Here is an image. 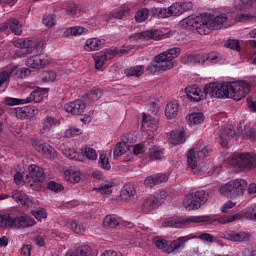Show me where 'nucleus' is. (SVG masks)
Listing matches in <instances>:
<instances>
[{"mask_svg":"<svg viewBox=\"0 0 256 256\" xmlns=\"http://www.w3.org/2000/svg\"><path fill=\"white\" fill-rule=\"evenodd\" d=\"M64 109L66 113H70V115H83L85 109H87V104L84 100L78 99L65 104Z\"/></svg>","mask_w":256,"mask_h":256,"instance_id":"nucleus-15","label":"nucleus"},{"mask_svg":"<svg viewBox=\"0 0 256 256\" xmlns=\"http://www.w3.org/2000/svg\"><path fill=\"white\" fill-rule=\"evenodd\" d=\"M227 163L240 171L255 169L256 155L249 152L234 153L227 159Z\"/></svg>","mask_w":256,"mask_h":256,"instance_id":"nucleus-6","label":"nucleus"},{"mask_svg":"<svg viewBox=\"0 0 256 256\" xmlns=\"http://www.w3.org/2000/svg\"><path fill=\"white\" fill-rule=\"evenodd\" d=\"M179 114V104L177 101L169 102L165 107V115L167 119H173Z\"/></svg>","mask_w":256,"mask_h":256,"instance_id":"nucleus-29","label":"nucleus"},{"mask_svg":"<svg viewBox=\"0 0 256 256\" xmlns=\"http://www.w3.org/2000/svg\"><path fill=\"white\" fill-rule=\"evenodd\" d=\"M69 229L74 231V233H77L78 235H83L85 233V227H83L81 224L72 221L68 224Z\"/></svg>","mask_w":256,"mask_h":256,"instance_id":"nucleus-53","label":"nucleus"},{"mask_svg":"<svg viewBox=\"0 0 256 256\" xmlns=\"http://www.w3.org/2000/svg\"><path fill=\"white\" fill-rule=\"evenodd\" d=\"M171 17H179L183 15V7H181V3H174L170 7Z\"/></svg>","mask_w":256,"mask_h":256,"instance_id":"nucleus-52","label":"nucleus"},{"mask_svg":"<svg viewBox=\"0 0 256 256\" xmlns=\"http://www.w3.org/2000/svg\"><path fill=\"white\" fill-rule=\"evenodd\" d=\"M62 154L64 155V157H67L68 159H74L75 161H83V159L81 158V153L75 151L74 149H64L62 150Z\"/></svg>","mask_w":256,"mask_h":256,"instance_id":"nucleus-43","label":"nucleus"},{"mask_svg":"<svg viewBox=\"0 0 256 256\" xmlns=\"http://www.w3.org/2000/svg\"><path fill=\"white\" fill-rule=\"evenodd\" d=\"M31 245H24L22 248H21V251H20V255L21 256H31Z\"/></svg>","mask_w":256,"mask_h":256,"instance_id":"nucleus-64","label":"nucleus"},{"mask_svg":"<svg viewBox=\"0 0 256 256\" xmlns=\"http://www.w3.org/2000/svg\"><path fill=\"white\" fill-rule=\"evenodd\" d=\"M237 133L233 128H222V134L220 135V145L221 147H227L229 145L230 139H234Z\"/></svg>","mask_w":256,"mask_h":256,"instance_id":"nucleus-24","label":"nucleus"},{"mask_svg":"<svg viewBox=\"0 0 256 256\" xmlns=\"http://www.w3.org/2000/svg\"><path fill=\"white\" fill-rule=\"evenodd\" d=\"M64 175L66 181H70V183H79L81 181V172L78 170H66Z\"/></svg>","mask_w":256,"mask_h":256,"instance_id":"nucleus-34","label":"nucleus"},{"mask_svg":"<svg viewBox=\"0 0 256 256\" xmlns=\"http://www.w3.org/2000/svg\"><path fill=\"white\" fill-rule=\"evenodd\" d=\"M163 155H165V149L161 146H153L148 151V157L151 161H159V159H163Z\"/></svg>","mask_w":256,"mask_h":256,"instance_id":"nucleus-31","label":"nucleus"},{"mask_svg":"<svg viewBox=\"0 0 256 256\" xmlns=\"http://www.w3.org/2000/svg\"><path fill=\"white\" fill-rule=\"evenodd\" d=\"M5 105H8L9 107H13V105H25L26 100L25 98L19 99V98H13V97H6L4 99Z\"/></svg>","mask_w":256,"mask_h":256,"instance_id":"nucleus-48","label":"nucleus"},{"mask_svg":"<svg viewBox=\"0 0 256 256\" xmlns=\"http://www.w3.org/2000/svg\"><path fill=\"white\" fill-rule=\"evenodd\" d=\"M81 158L85 157L88 161H97V150L91 148V146H84L81 148Z\"/></svg>","mask_w":256,"mask_h":256,"instance_id":"nucleus-32","label":"nucleus"},{"mask_svg":"<svg viewBox=\"0 0 256 256\" xmlns=\"http://www.w3.org/2000/svg\"><path fill=\"white\" fill-rule=\"evenodd\" d=\"M147 19H149V9L143 8L142 10L136 12V23H143L144 21H147Z\"/></svg>","mask_w":256,"mask_h":256,"instance_id":"nucleus-46","label":"nucleus"},{"mask_svg":"<svg viewBox=\"0 0 256 256\" xmlns=\"http://www.w3.org/2000/svg\"><path fill=\"white\" fill-rule=\"evenodd\" d=\"M246 187L247 181L243 179H236L220 187L219 191L224 197H228V199H235V197H239V195H243V193H245Z\"/></svg>","mask_w":256,"mask_h":256,"instance_id":"nucleus-7","label":"nucleus"},{"mask_svg":"<svg viewBox=\"0 0 256 256\" xmlns=\"http://www.w3.org/2000/svg\"><path fill=\"white\" fill-rule=\"evenodd\" d=\"M105 46V39L90 38L86 40L85 51H99Z\"/></svg>","mask_w":256,"mask_h":256,"instance_id":"nucleus-23","label":"nucleus"},{"mask_svg":"<svg viewBox=\"0 0 256 256\" xmlns=\"http://www.w3.org/2000/svg\"><path fill=\"white\" fill-rule=\"evenodd\" d=\"M181 61L184 65H201V63H219V57L217 55H209L207 58H204L199 54H190L183 56Z\"/></svg>","mask_w":256,"mask_h":256,"instance_id":"nucleus-11","label":"nucleus"},{"mask_svg":"<svg viewBox=\"0 0 256 256\" xmlns=\"http://www.w3.org/2000/svg\"><path fill=\"white\" fill-rule=\"evenodd\" d=\"M115 183L113 182H106L102 184L99 188H96V191L98 193H101L102 195H110L111 188L114 187Z\"/></svg>","mask_w":256,"mask_h":256,"instance_id":"nucleus-50","label":"nucleus"},{"mask_svg":"<svg viewBox=\"0 0 256 256\" xmlns=\"http://www.w3.org/2000/svg\"><path fill=\"white\" fill-rule=\"evenodd\" d=\"M213 148L210 145L205 146L202 150L196 151L198 159H203L204 157H209Z\"/></svg>","mask_w":256,"mask_h":256,"instance_id":"nucleus-56","label":"nucleus"},{"mask_svg":"<svg viewBox=\"0 0 256 256\" xmlns=\"http://www.w3.org/2000/svg\"><path fill=\"white\" fill-rule=\"evenodd\" d=\"M225 47L233 49L234 51H241V44L239 40H228L227 43H225Z\"/></svg>","mask_w":256,"mask_h":256,"instance_id":"nucleus-59","label":"nucleus"},{"mask_svg":"<svg viewBox=\"0 0 256 256\" xmlns=\"http://www.w3.org/2000/svg\"><path fill=\"white\" fill-rule=\"evenodd\" d=\"M166 181H169V176L167 174L158 173L148 176L144 181V185L145 187H155V185L166 183Z\"/></svg>","mask_w":256,"mask_h":256,"instance_id":"nucleus-20","label":"nucleus"},{"mask_svg":"<svg viewBox=\"0 0 256 256\" xmlns=\"http://www.w3.org/2000/svg\"><path fill=\"white\" fill-rule=\"evenodd\" d=\"M83 133V130L79 128H70L67 129L64 133V137H67L68 139H71V137H75L77 135H81Z\"/></svg>","mask_w":256,"mask_h":256,"instance_id":"nucleus-58","label":"nucleus"},{"mask_svg":"<svg viewBox=\"0 0 256 256\" xmlns=\"http://www.w3.org/2000/svg\"><path fill=\"white\" fill-rule=\"evenodd\" d=\"M173 69L171 65H150L147 67V71L152 73V75H159L161 73H165V71Z\"/></svg>","mask_w":256,"mask_h":256,"instance_id":"nucleus-36","label":"nucleus"},{"mask_svg":"<svg viewBox=\"0 0 256 256\" xmlns=\"http://www.w3.org/2000/svg\"><path fill=\"white\" fill-rule=\"evenodd\" d=\"M5 83H9V73L2 71L0 72V87Z\"/></svg>","mask_w":256,"mask_h":256,"instance_id":"nucleus-63","label":"nucleus"},{"mask_svg":"<svg viewBox=\"0 0 256 256\" xmlns=\"http://www.w3.org/2000/svg\"><path fill=\"white\" fill-rule=\"evenodd\" d=\"M99 165L102 167V169H105L106 171H109V169H111V163H109V158H107V155L100 154Z\"/></svg>","mask_w":256,"mask_h":256,"instance_id":"nucleus-54","label":"nucleus"},{"mask_svg":"<svg viewBox=\"0 0 256 256\" xmlns=\"http://www.w3.org/2000/svg\"><path fill=\"white\" fill-rule=\"evenodd\" d=\"M200 239L201 241H206V243H213V235L209 233H202L199 236H195L193 234H189L187 236H181L176 240L172 241L164 250V253H173V251H177V249H183L185 247V243L191 241V239Z\"/></svg>","mask_w":256,"mask_h":256,"instance_id":"nucleus-8","label":"nucleus"},{"mask_svg":"<svg viewBox=\"0 0 256 256\" xmlns=\"http://www.w3.org/2000/svg\"><path fill=\"white\" fill-rule=\"evenodd\" d=\"M155 15H157L158 19H167L171 17V10L170 8H155L154 9Z\"/></svg>","mask_w":256,"mask_h":256,"instance_id":"nucleus-47","label":"nucleus"},{"mask_svg":"<svg viewBox=\"0 0 256 256\" xmlns=\"http://www.w3.org/2000/svg\"><path fill=\"white\" fill-rule=\"evenodd\" d=\"M117 55H129V50L109 48L101 51L94 56L95 65H105V62L109 61V59H113V57H117Z\"/></svg>","mask_w":256,"mask_h":256,"instance_id":"nucleus-10","label":"nucleus"},{"mask_svg":"<svg viewBox=\"0 0 256 256\" xmlns=\"http://www.w3.org/2000/svg\"><path fill=\"white\" fill-rule=\"evenodd\" d=\"M222 239L233 241L234 243H247L251 236L248 232H237L235 230H227L221 234Z\"/></svg>","mask_w":256,"mask_h":256,"instance_id":"nucleus-13","label":"nucleus"},{"mask_svg":"<svg viewBox=\"0 0 256 256\" xmlns=\"http://www.w3.org/2000/svg\"><path fill=\"white\" fill-rule=\"evenodd\" d=\"M10 31H12L14 35H21V33H23V25H21L17 19H10Z\"/></svg>","mask_w":256,"mask_h":256,"instance_id":"nucleus-44","label":"nucleus"},{"mask_svg":"<svg viewBox=\"0 0 256 256\" xmlns=\"http://www.w3.org/2000/svg\"><path fill=\"white\" fill-rule=\"evenodd\" d=\"M151 119H153V116L147 114V113H143L142 114V127L146 130V131H150L151 128Z\"/></svg>","mask_w":256,"mask_h":256,"instance_id":"nucleus-55","label":"nucleus"},{"mask_svg":"<svg viewBox=\"0 0 256 256\" xmlns=\"http://www.w3.org/2000/svg\"><path fill=\"white\" fill-rule=\"evenodd\" d=\"M159 205H161L159 197L150 195L146 200H144L142 204V212L151 213V211H155V209H158Z\"/></svg>","mask_w":256,"mask_h":256,"instance_id":"nucleus-18","label":"nucleus"},{"mask_svg":"<svg viewBox=\"0 0 256 256\" xmlns=\"http://www.w3.org/2000/svg\"><path fill=\"white\" fill-rule=\"evenodd\" d=\"M125 153H127V144H125V142L117 143L113 152L114 159L121 157V155H125Z\"/></svg>","mask_w":256,"mask_h":256,"instance_id":"nucleus-45","label":"nucleus"},{"mask_svg":"<svg viewBox=\"0 0 256 256\" xmlns=\"http://www.w3.org/2000/svg\"><path fill=\"white\" fill-rule=\"evenodd\" d=\"M61 120L55 116L47 115L42 119V133H49L54 127H59Z\"/></svg>","mask_w":256,"mask_h":256,"instance_id":"nucleus-16","label":"nucleus"},{"mask_svg":"<svg viewBox=\"0 0 256 256\" xmlns=\"http://www.w3.org/2000/svg\"><path fill=\"white\" fill-rule=\"evenodd\" d=\"M187 165L190 169H197V156H195V148H191L188 151Z\"/></svg>","mask_w":256,"mask_h":256,"instance_id":"nucleus-42","label":"nucleus"},{"mask_svg":"<svg viewBox=\"0 0 256 256\" xmlns=\"http://www.w3.org/2000/svg\"><path fill=\"white\" fill-rule=\"evenodd\" d=\"M44 68L45 66H41V65L29 66V68L27 67L18 68L17 66H14L10 72L6 71V73L9 74V79L11 78V75H14L15 77H17V79H25L26 77H29L31 73H35V71H39V69H44Z\"/></svg>","mask_w":256,"mask_h":256,"instance_id":"nucleus-12","label":"nucleus"},{"mask_svg":"<svg viewBox=\"0 0 256 256\" xmlns=\"http://www.w3.org/2000/svg\"><path fill=\"white\" fill-rule=\"evenodd\" d=\"M124 73L127 77H141L143 75V66H132L130 69L124 70Z\"/></svg>","mask_w":256,"mask_h":256,"instance_id":"nucleus-39","label":"nucleus"},{"mask_svg":"<svg viewBox=\"0 0 256 256\" xmlns=\"http://www.w3.org/2000/svg\"><path fill=\"white\" fill-rule=\"evenodd\" d=\"M12 198L17 203H20V205H23V207H31V199L29 196L19 190H15L12 192Z\"/></svg>","mask_w":256,"mask_h":256,"instance_id":"nucleus-25","label":"nucleus"},{"mask_svg":"<svg viewBox=\"0 0 256 256\" xmlns=\"http://www.w3.org/2000/svg\"><path fill=\"white\" fill-rule=\"evenodd\" d=\"M168 139L172 145H181L185 143V132L181 130H173L170 132Z\"/></svg>","mask_w":256,"mask_h":256,"instance_id":"nucleus-26","label":"nucleus"},{"mask_svg":"<svg viewBox=\"0 0 256 256\" xmlns=\"http://www.w3.org/2000/svg\"><path fill=\"white\" fill-rule=\"evenodd\" d=\"M47 187H48L49 191H54V193H59V192L63 191V185H61L57 182L50 181V182H48Z\"/></svg>","mask_w":256,"mask_h":256,"instance_id":"nucleus-60","label":"nucleus"},{"mask_svg":"<svg viewBox=\"0 0 256 256\" xmlns=\"http://www.w3.org/2000/svg\"><path fill=\"white\" fill-rule=\"evenodd\" d=\"M186 95L189 101L199 103L203 101L205 97L211 99H234V101H241L247 97L251 91V84L246 81H234V82H211L206 84L204 92L197 86H189L185 89Z\"/></svg>","mask_w":256,"mask_h":256,"instance_id":"nucleus-1","label":"nucleus"},{"mask_svg":"<svg viewBox=\"0 0 256 256\" xmlns=\"http://www.w3.org/2000/svg\"><path fill=\"white\" fill-rule=\"evenodd\" d=\"M243 137H244V139H249L250 141H255V139H256L255 130H253L252 128L245 130Z\"/></svg>","mask_w":256,"mask_h":256,"instance_id":"nucleus-62","label":"nucleus"},{"mask_svg":"<svg viewBox=\"0 0 256 256\" xmlns=\"http://www.w3.org/2000/svg\"><path fill=\"white\" fill-rule=\"evenodd\" d=\"M42 23L45 27L51 29V27H55L57 20L55 19V15L48 14L43 17Z\"/></svg>","mask_w":256,"mask_h":256,"instance_id":"nucleus-49","label":"nucleus"},{"mask_svg":"<svg viewBox=\"0 0 256 256\" xmlns=\"http://www.w3.org/2000/svg\"><path fill=\"white\" fill-rule=\"evenodd\" d=\"M34 148L38 153H42L46 159H55V157H57V151H55V148L47 143L35 144Z\"/></svg>","mask_w":256,"mask_h":256,"instance_id":"nucleus-19","label":"nucleus"},{"mask_svg":"<svg viewBox=\"0 0 256 256\" xmlns=\"http://www.w3.org/2000/svg\"><path fill=\"white\" fill-rule=\"evenodd\" d=\"M47 93H49V89H36L30 93L28 97L25 98L26 103H41L45 97H47Z\"/></svg>","mask_w":256,"mask_h":256,"instance_id":"nucleus-17","label":"nucleus"},{"mask_svg":"<svg viewBox=\"0 0 256 256\" xmlns=\"http://www.w3.org/2000/svg\"><path fill=\"white\" fill-rule=\"evenodd\" d=\"M253 3H256V0H235L234 7L238 11H245L253 7Z\"/></svg>","mask_w":256,"mask_h":256,"instance_id":"nucleus-35","label":"nucleus"},{"mask_svg":"<svg viewBox=\"0 0 256 256\" xmlns=\"http://www.w3.org/2000/svg\"><path fill=\"white\" fill-rule=\"evenodd\" d=\"M15 47L19 49H24V53H36L28 57L26 60V65H47L43 56H41V51H43V44L40 41L29 40L28 38H20L14 41Z\"/></svg>","mask_w":256,"mask_h":256,"instance_id":"nucleus-4","label":"nucleus"},{"mask_svg":"<svg viewBox=\"0 0 256 256\" xmlns=\"http://www.w3.org/2000/svg\"><path fill=\"white\" fill-rule=\"evenodd\" d=\"M39 79L42 81V83H53V81L57 79V73L54 71H42L39 74Z\"/></svg>","mask_w":256,"mask_h":256,"instance_id":"nucleus-38","label":"nucleus"},{"mask_svg":"<svg viewBox=\"0 0 256 256\" xmlns=\"http://www.w3.org/2000/svg\"><path fill=\"white\" fill-rule=\"evenodd\" d=\"M37 222L30 216H12L11 214H0V227L5 229H27L34 227Z\"/></svg>","mask_w":256,"mask_h":256,"instance_id":"nucleus-5","label":"nucleus"},{"mask_svg":"<svg viewBox=\"0 0 256 256\" xmlns=\"http://www.w3.org/2000/svg\"><path fill=\"white\" fill-rule=\"evenodd\" d=\"M135 195H137V191L133 184H126L120 193V197L123 201H129V199H131V197H135Z\"/></svg>","mask_w":256,"mask_h":256,"instance_id":"nucleus-28","label":"nucleus"},{"mask_svg":"<svg viewBox=\"0 0 256 256\" xmlns=\"http://www.w3.org/2000/svg\"><path fill=\"white\" fill-rule=\"evenodd\" d=\"M32 215L37 219V221H41V219H47V210L39 208L38 210L33 211Z\"/></svg>","mask_w":256,"mask_h":256,"instance_id":"nucleus-57","label":"nucleus"},{"mask_svg":"<svg viewBox=\"0 0 256 256\" xmlns=\"http://www.w3.org/2000/svg\"><path fill=\"white\" fill-rule=\"evenodd\" d=\"M208 199L209 193L205 192V190H198L194 194L185 196L183 207H185L186 211H195L201 209V206L204 205V203H207Z\"/></svg>","mask_w":256,"mask_h":256,"instance_id":"nucleus-9","label":"nucleus"},{"mask_svg":"<svg viewBox=\"0 0 256 256\" xmlns=\"http://www.w3.org/2000/svg\"><path fill=\"white\" fill-rule=\"evenodd\" d=\"M101 95H103V92H101V90L93 89L84 95V99L89 103H95V101L101 99Z\"/></svg>","mask_w":256,"mask_h":256,"instance_id":"nucleus-37","label":"nucleus"},{"mask_svg":"<svg viewBox=\"0 0 256 256\" xmlns=\"http://www.w3.org/2000/svg\"><path fill=\"white\" fill-rule=\"evenodd\" d=\"M190 125H201L205 121V115L203 113H192L188 116Z\"/></svg>","mask_w":256,"mask_h":256,"instance_id":"nucleus-40","label":"nucleus"},{"mask_svg":"<svg viewBox=\"0 0 256 256\" xmlns=\"http://www.w3.org/2000/svg\"><path fill=\"white\" fill-rule=\"evenodd\" d=\"M227 15L229 14H221L216 17L207 13L201 14L200 16L190 15L181 20L180 25L184 29L197 31L199 35H208L209 31L231 27V22H229Z\"/></svg>","mask_w":256,"mask_h":256,"instance_id":"nucleus-3","label":"nucleus"},{"mask_svg":"<svg viewBox=\"0 0 256 256\" xmlns=\"http://www.w3.org/2000/svg\"><path fill=\"white\" fill-rule=\"evenodd\" d=\"M63 15H66L68 19H75V17L79 16L81 11L79 10V6L75 2H68L62 8Z\"/></svg>","mask_w":256,"mask_h":256,"instance_id":"nucleus-22","label":"nucleus"},{"mask_svg":"<svg viewBox=\"0 0 256 256\" xmlns=\"http://www.w3.org/2000/svg\"><path fill=\"white\" fill-rule=\"evenodd\" d=\"M103 225L106 228L114 229V227H117L119 225V220L115 215H108L104 218Z\"/></svg>","mask_w":256,"mask_h":256,"instance_id":"nucleus-41","label":"nucleus"},{"mask_svg":"<svg viewBox=\"0 0 256 256\" xmlns=\"http://www.w3.org/2000/svg\"><path fill=\"white\" fill-rule=\"evenodd\" d=\"M28 171L29 176L35 181V183H43V181H45V171L43 168L35 164H31L28 167Z\"/></svg>","mask_w":256,"mask_h":256,"instance_id":"nucleus-21","label":"nucleus"},{"mask_svg":"<svg viewBox=\"0 0 256 256\" xmlns=\"http://www.w3.org/2000/svg\"><path fill=\"white\" fill-rule=\"evenodd\" d=\"M93 250L90 248L89 245H82L79 246L74 252L69 250L66 253V256H91Z\"/></svg>","mask_w":256,"mask_h":256,"instance_id":"nucleus-30","label":"nucleus"},{"mask_svg":"<svg viewBox=\"0 0 256 256\" xmlns=\"http://www.w3.org/2000/svg\"><path fill=\"white\" fill-rule=\"evenodd\" d=\"M163 37V34L159 30H146L140 33V39H144L149 41V39H153L154 41H159Z\"/></svg>","mask_w":256,"mask_h":256,"instance_id":"nucleus-33","label":"nucleus"},{"mask_svg":"<svg viewBox=\"0 0 256 256\" xmlns=\"http://www.w3.org/2000/svg\"><path fill=\"white\" fill-rule=\"evenodd\" d=\"M239 219H251V221H256V205L249 207L245 212H239L233 215H224L222 217L216 218L215 216H190L189 218H184L179 220H168L163 223L164 227H174L179 229L183 225H191V223H206V225H227V223H233V221H239Z\"/></svg>","mask_w":256,"mask_h":256,"instance_id":"nucleus-2","label":"nucleus"},{"mask_svg":"<svg viewBox=\"0 0 256 256\" xmlns=\"http://www.w3.org/2000/svg\"><path fill=\"white\" fill-rule=\"evenodd\" d=\"M83 33H85V28L80 26L70 27L65 31V35H73L74 37L83 35Z\"/></svg>","mask_w":256,"mask_h":256,"instance_id":"nucleus-51","label":"nucleus"},{"mask_svg":"<svg viewBox=\"0 0 256 256\" xmlns=\"http://www.w3.org/2000/svg\"><path fill=\"white\" fill-rule=\"evenodd\" d=\"M34 111L31 106L17 107L14 109L17 119H29Z\"/></svg>","mask_w":256,"mask_h":256,"instance_id":"nucleus-27","label":"nucleus"},{"mask_svg":"<svg viewBox=\"0 0 256 256\" xmlns=\"http://www.w3.org/2000/svg\"><path fill=\"white\" fill-rule=\"evenodd\" d=\"M154 243L158 249H166V247L169 246V242L167 240L161 239V238H155Z\"/></svg>","mask_w":256,"mask_h":256,"instance_id":"nucleus-61","label":"nucleus"},{"mask_svg":"<svg viewBox=\"0 0 256 256\" xmlns=\"http://www.w3.org/2000/svg\"><path fill=\"white\" fill-rule=\"evenodd\" d=\"M181 55V48H170L165 52L160 53L155 56L153 61L154 63H171L175 57H179Z\"/></svg>","mask_w":256,"mask_h":256,"instance_id":"nucleus-14","label":"nucleus"}]
</instances>
